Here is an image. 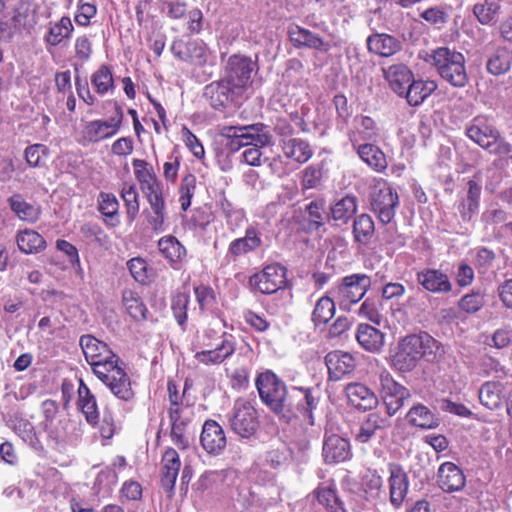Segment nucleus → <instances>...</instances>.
Here are the masks:
<instances>
[{"mask_svg": "<svg viewBox=\"0 0 512 512\" xmlns=\"http://www.w3.org/2000/svg\"><path fill=\"white\" fill-rule=\"evenodd\" d=\"M256 387L262 402L274 413L287 419H290L292 414L291 400L301 396L297 409L304 421L314 425L313 410L318 404V398L311 389L293 388L292 394H289L285 383L271 371L261 373L257 377Z\"/></svg>", "mask_w": 512, "mask_h": 512, "instance_id": "1", "label": "nucleus"}, {"mask_svg": "<svg viewBox=\"0 0 512 512\" xmlns=\"http://www.w3.org/2000/svg\"><path fill=\"white\" fill-rule=\"evenodd\" d=\"M80 346L85 359L92 366L94 374L119 399L128 401L134 393L126 372L119 367L118 357L108 345L92 335H83Z\"/></svg>", "mask_w": 512, "mask_h": 512, "instance_id": "2", "label": "nucleus"}, {"mask_svg": "<svg viewBox=\"0 0 512 512\" xmlns=\"http://www.w3.org/2000/svg\"><path fill=\"white\" fill-rule=\"evenodd\" d=\"M441 351V344L428 333L410 334L398 343L392 364L399 371H411L420 359L434 360Z\"/></svg>", "mask_w": 512, "mask_h": 512, "instance_id": "3", "label": "nucleus"}, {"mask_svg": "<svg viewBox=\"0 0 512 512\" xmlns=\"http://www.w3.org/2000/svg\"><path fill=\"white\" fill-rule=\"evenodd\" d=\"M431 59L433 67L444 81L456 88L467 85L466 60L461 52L449 47H439L433 50Z\"/></svg>", "mask_w": 512, "mask_h": 512, "instance_id": "4", "label": "nucleus"}, {"mask_svg": "<svg viewBox=\"0 0 512 512\" xmlns=\"http://www.w3.org/2000/svg\"><path fill=\"white\" fill-rule=\"evenodd\" d=\"M466 135L483 149L500 158L507 156L512 151L511 145L500 137L493 121L488 117L473 118L466 127Z\"/></svg>", "mask_w": 512, "mask_h": 512, "instance_id": "5", "label": "nucleus"}, {"mask_svg": "<svg viewBox=\"0 0 512 512\" xmlns=\"http://www.w3.org/2000/svg\"><path fill=\"white\" fill-rule=\"evenodd\" d=\"M221 135L228 139L227 146L231 151L243 147H265L271 143L272 135L262 123L243 126H223Z\"/></svg>", "mask_w": 512, "mask_h": 512, "instance_id": "6", "label": "nucleus"}, {"mask_svg": "<svg viewBox=\"0 0 512 512\" xmlns=\"http://www.w3.org/2000/svg\"><path fill=\"white\" fill-rule=\"evenodd\" d=\"M221 135L228 139L227 146L231 151L243 147H265L271 143L272 135L262 123L243 126H223Z\"/></svg>", "mask_w": 512, "mask_h": 512, "instance_id": "7", "label": "nucleus"}, {"mask_svg": "<svg viewBox=\"0 0 512 512\" xmlns=\"http://www.w3.org/2000/svg\"><path fill=\"white\" fill-rule=\"evenodd\" d=\"M371 210L382 224H389L399 205L397 191L384 179H376L369 195Z\"/></svg>", "mask_w": 512, "mask_h": 512, "instance_id": "8", "label": "nucleus"}, {"mask_svg": "<svg viewBox=\"0 0 512 512\" xmlns=\"http://www.w3.org/2000/svg\"><path fill=\"white\" fill-rule=\"evenodd\" d=\"M371 285L370 278L365 274H352L343 278L342 282L329 290L340 309L349 310L351 305L359 302Z\"/></svg>", "mask_w": 512, "mask_h": 512, "instance_id": "9", "label": "nucleus"}, {"mask_svg": "<svg viewBox=\"0 0 512 512\" xmlns=\"http://www.w3.org/2000/svg\"><path fill=\"white\" fill-rule=\"evenodd\" d=\"M229 423L236 434L248 438L258 429L257 411L249 401L237 399L229 416Z\"/></svg>", "mask_w": 512, "mask_h": 512, "instance_id": "10", "label": "nucleus"}, {"mask_svg": "<svg viewBox=\"0 0 512 512\" xmlns=\"http://www.w3.org/2000/svg\"><path fill=\"white\" fill-rule=\"evenodd\" d=\"M255 63L244 55H232L228 58L224 68L223 78L242 95L251 84V74Z\"/></svg>", "mask_w": 512, "mask_h": 512, "instance_id": "11", "label": "nucleus"}, {"mask_svg": "<svg viewBox=\"0 0 512 512\" xmlns=\"http://www.w3.org/2000/svg\"><path fill=\"white\" fill-rule=\"evenodd\" d=\"M249 284L262 294L276 293L286 285V269L280 264L267 265L250 277Z\"/></svg>", "mask_w": 512, "mask_h": 512, "instance_id": "12", "label": "nucleus"}, {"mask_svg": "<svg viewBox=\"0 0 512 512\" xmlns=\"http://www.w3.org/2000/svg\"><path fill=\"white\" fill-rule=\"evenodd\" d=\"M381 385V397L389 416L396 414L410 397L407 388L397 383L391 374L383 370L379 375Z\"/></svg>", "mask_w": 512, "mask_h": 512, "instance_id": "13", "label": "nucleus"}, {"mask_svg": "<svg viewBox=\"0 0 512 512\" xmlns=\"http://www.w3.org/2000/svg\"><path fill=\"white\" fill-rule=\"evenodd\" d=\"M193 413L188 406H180L171 395V407L169 409V418L171 422V438L174 444L185 449L189 445V438L185 433L187 424L190 422Z\"/></svg>", "mask_w": 512, "mask_h": 512, "instance_id": "14", "label": "nucleus"}, {"mask_svg": "<svg viewBox=\"0 0 512 512\" xmlns=\"http://www.w3.org/2000/svg\"><path fill=\"white\" fill-rule=\"evenodd\" d=\"M123 120V112L121 108H116V115L109 120H94L89 122L83 129V138L90 142L96 143L104 139L110 138L117 134Z\"/></svg>", "mask_w": 512, "mask_h": 512, "instance_id": "15", "label": "nucleus"}, {"mask_svg": "<svg viewBox=\"0 0 512 512\" xmlns=\"http://www.w3.org/2000/svg\"><path fill=\"white\" fill-rule=\"evenodd\" d=\"M416 281L432 294H448L453 290L449 276L440 269L424 268L416 273Z\"/></svg>", "mask_w": 512, "mask_h": 512, "instance_id": "16", "label": "nucleus"}, {"mask_svg": "<svg viewBox=\"0 0 512 512\" xmlns=\"http://www.w3.org/2000/svg\"><path fill=\"white\" fill-rule=\"evenodd\" d=\"M171 52L174 57L194 65L202 66L207 62V48L200 40H175L171 45Z\"/></svg>", "mask_w": 512, "mask_h": 512, "instance_id": "17", "label": "nucleus"}, {"mask_svg": "<svg viewBox=\"0 0 512 512\" xmlns=\"http://www.w3.org/2000/svg\"><path fill=\"white\" fill-rule=\"evenodd\" d=\"M388 486L390 504L399 509L407 497L409 488L408 476L401 466L389 465Z\"/></svg>", "mask_w": 512, "mask_h": 512, "instance_id": "18", "label": "nucleus"}, {"mask_svg": "<svg viewBox=\"0 0 512 512\" xmlns=\"http://www.w3.org/2000/svg\"><path fill=\"white\" fill-rule=\"evenodd\" d=\"M235 349L234 337L224 333L220 344L216 345L213 349L196 351L194 358L204 365H217L232 356Z\"/></svg>", "mask_w": 512, "mask_h": 512, "instance_id": "19", "label": "nucleus"}, {"mask_svg": "<svg viewBox=\"0 0 512 512\" xmlns=\"http://www.w3.org/2000/svg\"><path fill=\"white\" fill-rule=\"evenodd\" d=\"M203 95L209 101L211 107L220 110L241 94L222 78L206 85Z\"/></svg>", "mask_w": 512, "mask_h": 512, "instance_id": "20", "label": "nucleus"}, {"mask_svg": "<svg viewBox=\"0 0 512 512\" xmlns=\"http://www.w3.org/2000/svg\"><path fill=\"white\" fill-rule=\"evenodd\" d=\"M388 417H383L378 413H370L361 421L358 430L355 432V440L360 443H367L375 437H382L390 427Z\"/></svg>", "mask_w": 512, "mask_h": 512, "instance_id": "21", "label": "nucleus"}, {"mask_svg": "<svg viewBox=\"0 0 512 512\" xmlns=\"http://www.w3.org/2000/svg\"><path fill=\"white\" fill-rule=\"evenodd\" d=\"M132 165L134 167L135 178L139 182L145 197L163 192V184L158 180L153 168L149 166L145 160L134 159Z\"/></svg>", "mask_w": 512, "mask_h": 512, "instance_id": "22", "label": "nucleus"}, {"mask_svg": "<svg viewBox=\"0 0 512 512\" xmlns=\"http://www.w3.org/2000/svg\"><path fill=\"white\" fill-rule=\"evenodd\" d=\"M262 244L260 233L255 227H248L244 237L233 240L227 249L226 259L228 261H236L239 257L256 250Z\"/></svg>", "mask_w": 512, "mask_h": 512, "instance_id": "23", "label": "nucleus"}, {"mask_svg": "<svg viewBox=\"0 0 512 512\" xmlns=\"http://www.w3.org/2000/svg\"><path fill=\"white\" fill-rule=\"evenodd\" d=\"M367 49L370 53L380 57H391L402 50V42L395 36L387 33H373L366 39Z\"/></svg>", "mask_w": 512, "mask_h": 512, "instance_id": "24", "label": "nucleus"}, {"mask_svg": "<svg viewBox=\"0 0 512 512\" xmlns=\"http://www.w3.org/2000/svg\"><path fill=\"white\" fill-rule=\"evenodd\" d=\"M379 137V127L369 116L357 115L353 120V128L348 132L351 145L376 141Z\"/></svg>", "mask_w": 512, "mask_h": 512, "instance_id": "25", "label": "nucleus"}, {"mask_svg": "<svg viewBox=\"0 0 512 512\" xmlns=\"http://www.w3.org/2000/svg\"><path fill=\"white\" fill-rule=\"evenodd\" d=\"M288 34L290 41L297 48L305 47L321 52H328L331 48L330 44L324 41L318 34L298 25L291 26Z\"/></svg>", "mask_w": 512, "mask_h": 512, "instance_id": "26", "label": "nucleus"}, {"mask_svg": "<svg viewBox=\"0 0 512 512\" xmlns=\"http://www.w3.org/2000/svg\"><path fill=\"white\" fill-rule=\"evenodd\" d=\"M200 442L204 450L210 454H219L226 447L223 428L214 420L204 423Z\"/></svg>", "mask_w": 512, "mask_h": 512, "instance_id": "27", "label": "nucleus"}, {"mask_svg": "<svg viewBox=\"0 0 512 512\" xmlns=\"http://www.w3.org/2000/svg\"><path fill=\"white\" fill-rule=\"evenodd\" d=\"M325 364L328 369L329 378L337 381L354 370L355 360L350 353L335 350L325 356Z\"/></svg>", "mask_w": 512, "mask_h": 512, "instance_id": "28", "label": "nucleus"}, {"mask_svg": "<svg viewBox=\"0 0 512 512\" xmlns=\"http://www.w3.org/2000/svg\"><path fill=\"white\" fill-rule=\"evenodd\" d=\"M313 494L318 504L324 509V512H347L333 481L321 483L313 491Z\"/></svg>", "mask_w": 512, "mask_h": 512, "instance_id": "29", "label": "nucleus"}, {"mask_svg": "<svg viewBox=\"0 0 512 512\" xmlns=\"http://www.w3.org/2000/svg\"><path fill=\"white\" fill-rule=\"evenodd\" d=\"M146 199L150 205V210H146L144 213L149 226L156 233L164 232L167 228V211L163 192L147 196Z\"/></svg>", "mask_w": 512, "mask_h": 512, "instance_id": "30", "label": "nucleus"}, {"mask_svg": "<svg viewBox=\"0 0 512 512\" xmlns=\"http://www.w3.org/2000/svg\"><path fill=\"white\" fill-rule=\"evenodd\" d=\"M323 456L327 463H338L351 457L350 443L339 435L332 434L325 437Z\"/></svg>", "mask_w": 512, "mask_h": 512, "instance_id": "31", "label": "nucleus"}, {"mask_svg": "<svg viewBox=\"0 0 512 512\" xmlns=\"http://www.w3.org/2000/svg\"><path fill=\"white\" fill-rule=\"evenodd\" d=\"M438 485L445 492H455L465 486V476L452 462H445L438 469Z\"/></svg>", "mask_w": 512, "mask_h": 512, "instance_id": "32", "label": "nucleus"}, {"mask_svg": "<svg viewBox=\"0 0 512 512\" xmlns=\"http://www.w3.org/2000/svg\"><path fill=\"white\" fill-rule=\"evenodd\" d=\"M349 403L362 410L374 408L378 399L375 393L362 383H350L345 388Z\"/></svg>", "mask_w": 512, "mask_h": 512, "instance_id": "33", "label": "nucleus"}, {"mask_svg": "<svg viewBox=\"0 0 512 512\" xmlns=\"http://www.w3.org/2000/svg\"><path fill=\"white\" fill-rule=\"evenodd\" d=\"M161 484L163 488L172 492L181 467L180 457L173 448L167 449L162 456Z\"/></svg>", "mask_w": 512, "mask_h": 512, "instance_id": "34", "label": "nucleus"}, {"mask_svg": "<svg viewBox=\"0 0 512 512\" xmlns=\"http://www.w3.org/2000/svg\"><path fill=\"white\" fill-rule=\"evenodd\" d=\"M383 72L391 89L399 96H403V93L413 79L411 70L404 64H393L383 69Z\"/></svg>", "mask_w": 512, "mask_h": 512, "instance_id": "35", "label": "nucleus"}, {"mask_svg": "<svg viewBox=\"0 0 512 512\" xmlns=\"http://www.w3.org/2000/svg\"><path fill=\"white\" fill-rule=\"evenodd\" d=\"M352 147L356 150L360 159L375 171L382 172L386 169L387 161L385 154L376 145L364 142L352 145Z\"/></svg>", "mask_w": 512, "mask_h": 512, "instance_id": "36", "label": "nucleus"}, {"mask_svg": "<svg viewBox=\"0 0 512 512\" xmlns=\"http://www.w3.org/2000/svg\"><path fill=\"white\" fill-rule=\"evenodd\" d=\"M407 422L417 428L428 430L439 425V419L427 406L418 403L413 405L406 414Z\"/></svg>", "mask_w": 512, "mask_h": 512, "instance_id": "37", "label": "nucleus"}, {"mask_svg": "<svg viewBox=\"0 0 512 512\" xmlns=\"http://www.w3.org/2000/svg\"><path fill=\"white\" fill-rule=\"evenodd\" d=\"M38 18V5L35 2L21 0L16 4L12 18L15 26L30 30L37 24Z\"/></svg>", "mask_w": 512, "mask_h": 512, "instance_id": "38", "label": "nucleus"}, {"mask_svg": "<svg viewBox=\"0 0 512 512\" xmlns=\"http://www.w3.org/2000/svg\"><path fill=\"white\" fill-rule=\"evenodd\" d=\"M438 85L434 80H411L403 96L411 106H418L425 101Z\"/></svg>", "mask_w": 512, "mask_h": 512, "instance_id": "39", "label": "nucleus"}, {"mask_svg": "<svg viewBox=\"0 0 512 512\" xmlns=\"http://www.w3.org/2000/svg\"><path fill=\"white\" fill-rule=\"evenodd\" d=\"M78 406L89 424L95 426L99 423L96 398L82 380L78 387Z\"/></svg>", "mask_w": 512, "mask_h": 512, "instance_id": "40", "label": "nucleus"}, {"mask_svg": "<svg viewBox=\"0 0 512 512\" xmlns=\"http://www.w3.org/2000/svg\"><path fill=\"white\" fill-rule=\"evenodd\" d=\"M480 194L481 186L476 181L469 180L467 196L462 198L458 203V212L463 221L469 222L477 213Z\"/></svg>", "mask_w": 512, "mask_h": 512, "instance_id": "41", "label": "nucleus"}, {"mask_svg": "<svg viewBox=\"0 0 512 512\" xmlns=\"http://www.w3.org/2000/svg\"><path fill=\"white\" fill-rule=\"evenodd\" d=\"M281 147L285 157L298 163L307 162L313 155L309 143L301 138H284Z\"/></svg>", "mask_w": 512, "mask_h": 512, "instance_id": "42", "label": "nucleus"}, {"mask_svg": "<svg viewBox=\"0 0 512 512\" xmlns=\"http://www.w3.org/2000/svg\"><path fill=\"white\" fill-rule=\"evenodd\" d=\"M73 30L71 19L63 16L58 22L49 23L44 41L47 45L58 46L71 37Z\"/></svg>", "mask_w": 512, "mask_h": 512, "instance_id": "43", "label": "nucleus"}, {"mask_svg": "<svg viewBox=\"0 0 512 512\" xmlns=\"http://www.w3.org/2000/svg\"><path fill=\"white\" fill-rule=\"evenodd\" d=\"M356 339L365 350L378 352L384 344V335L369 324H360L357 328Z\"/></svg>", "mask_w": 512, "mask_h": 512, "instance_id": "44", "label": "nucleus"}, {"mask_svg": "<svg viewBox=\"0 0 512 512\" xmlns=\"http://www.w3.org/2000/svg\"><path fill=\"white\" fill-rule=\"evenodd\" d=\"M118 481L117 473L110 467L101 470L93 483V494L99 501L111 496Z\"/></svg>", "mask_w": 512, "mask_h": 512, "instance_id": "45", "label": "nucleus"}, {"mask_svg": "<svg viewBox=\"0 0 512 512\" xmlns=\"http://www.w3.org/2000/svg\"><path fill=\"white\" fill-rule=\"evenodd\" d=\"M19 250L25 254H35L46 248V241L32 229L21 230L16 235Z\"/></svg>", "mask_w": 512, "mask_h": 512, "instance_id": "46", "label": "nucleus"}, {"mask_svg": "<svg viewBox=\"0 0 512 512\" xmlns=\"http://www.w3.org/2000/svg\"><path fill=\"white\" fill-rule=\"evenodd\" d=\"M473 14L482 25H494L501 13L500 0H484L473 6Z\"/></svg>", "mask_w": 512, "mask_h": 512, "instance_id": "47", "label": "nucleus"}, {"mask_svg": "<svg viewBox=\"0 0 512 512\" xmlns=\"http://www.w3.org/2000/svg\"><path fill=\"white\" fill-rule=\"evenodd\" d=\"M504 385L500 382L487 381L479 390V399L483 406L490 410L498 409L502 406V394Z\"/></svg>", "mask_w": 512, "mask_h": 512, "instance_id": "48", "label": "nucleus"}, {"mask_svg": "<svg viewBox=\"0 0 512 512\" xmlns=\"http://www.w3.org/2000/svg\"><path fill=\"white\" fill-rule=\"evenodd\" d=\"M8 202L11 210L20 220L34 223L39 219V207L26 202L21 195L16 194L11 196Z\"/></svg>", "mask_w": 512, "mask_h": 512, "instance_id": "49", "label": "nucleus"}, {"mask_svg": "<svg viewBox=\"0 0 512 512\" xmlns=\"http://www.w3.org/2000/svg\"><path fill=\"white\" fill-rule=\"evenodd\" d=\"M122 302L126 312L134 320L141 321L147 318L148 309L135 291L130 289L124 290Z\"/></svg>", "mask_w": 512, "mask_h": 512, "instance_id": "50", "label": "nucleus"}, {"mask_svg": "<svg viewBox=\"0 0 512 512\" xmlns=\"http://www.w3.org/2000/svg\"><path fill=\"white\" fill-rule=\"evenodd\" d=\"M161 254L170 262H181L186 256L185 247L172 235L164 236L158 241Z\"/></svg>", "mask_w": 512, "mask_h": 512, "instance_id": "51", "label": "nucleus"}, {"mask_svg": "<svg viewBox=\"0 0 512 512\" xmlns=\"http://www.w3.org/2000/svg\"><path fill=\"white\" fill-rule=\"evenodd\" d=\"M336 300L329 294L319 298L314 306L311 319L315 326L327 324L335 314Z\"/></svg>", "mask_w": 512, "mask_h": 512, "instance_id": "52", "label": "nucleus"}, {"mask_svg": "<svg viewBox=\"0 0 512 512\" xmlns=\"http://www.w3.org/2000/svg\"><path fill=\"white\" fill-rule=\"evenodd\" d=\"M330 210L333 220L346 223L357 211V199L347 195L331 206Z\"/></svg>", "mask_w": 512, "mask_h": 512, "instance_id": "53", "label": "nucleus"}, {"mask_svg": "<svg viewBox=\"0 0 512 512\" xmlns=\"http://www.w3.org/2000/svg\"><path fill=\"white\" fill-rule=\"evenodd\" d=\"M375 232V225L372 217L368 214L357 216L353 223V234L355 240L361 244H368Z\"/></svg>", "mask_w": 512, "mask_h": 512, "instance_id": "54", "label": "nucleus"}, {"mask_svg": "<svg viewBox=\"0 0 512 512\" xmlns=\"http://www.w3.org/2000/svg\"><path fill=\"white\" fill-rule=\"evenodd\" d=\"M512 55L506 48H498L488 59L486 67L493 75L506 73L511 66Z\"/></svg>", "mask_w": 512, "mask_h": 512, "instance_id": "55", "label": "nucleus"}, {"mask_svg": "<svg viewBox=\"0 0 512 512\" xmlns=\"http://www.w3.org/2000/svg\"><path fill=\"white\" fill-rule=\"evenodd\" d=\"M121 197L126 207V216L129 222H133L139 213V195L136 186L132 183H124L121 189Z\"/></svg>", "mask_w": 512, "mask_h": 512, "instance_id": "56", "label": "nucleus"}, {"mask_svg": "<svg viewBox=\"0 0 512 512\" xmlns=\"http://www.w3.org/2000/svg\"><path fill=\"white\" fill-rule=\"evenodd\" d=\"M288 460V450L284 444L272 446L262 456V465L271 469H279Z\"/></svg>", "mask_w": 512, "mask_h": 512, "instance_id": "57", "label": "nucleus"}, {"mask_svg": "<svg viewBox=\"0 0 512 512\" xmlns=\"http://www.w3.org/2000/svg\"><path fill=\"white\" fill-rule=\"evenodd\" d=\"M91 83L98 94H106L110 89L114 87L111 69L106 65H102L92 74Z\"/></svg>", "mask_w": 512, "mask_h": 512, "instance_id": "58", "label": "nucleus"}, {"mask_svg": "<svg viewBox=\"0 0 512 512\" xmlns=\"http://www.w3.org/2000/svg\"><path fill=\"white\" fill-rule=\"evenodd\" d=\"M196 188V178L192 174H187L182 178L180 186V198L181 209L186 211L191 205V199L194 195Z\"/></svg>", "mask_w": 512, "mask_h": 512, "instance_id": "59", "label": "nucleus"}, {"mask_svg": "<svg viewBox=\"0 0 512 512\" xmlns=\"http://www.w3.org/2000/svg\"><path fill=\"white\" fill-rule=\"evenodd\" d=\"M484 304V294L479 291H473L460 299L459 308L466 313L472 314L478 312Z\"/></svg>", "mask_w": 512, "mask_h": 512, "instance_id": "60", "label": "nucleus"}, {"mask_svg": "<svg viewBox=\"0 0 512 512\" xmlns=\"http://www.w3.org/2000/svg\"><path fill=\"white\" fill-rule=\"evenodd\" d=\"M189 296L185 293H177L172 298L171 309L173 315L180 326H184L187 320V306Z\"/></svg>", "mask_w": 512, "mask_h": 512, "instance_id": "61", "label": "nucleus"}, {"mask_svg": "<svg viewBox=\"0 0 512 512\" xmlns=\"http://www.w3.org/2000/svg\"><path fill=\"white\" fill-rule=\"evenodd\" d=\"M48 153V148L45 145L33 144L25 149V159L31 167H41Z\"/></svg>", "mask_w": 512, "mask_h": 512, "instance_id": "62", "label": "nucleus"}, {"mask_svg": "<svg viewBox=\"0 0 512 512\" xmlns=\"http://www.w3.org/2000/svg\"><path fill=\"white\" fill-rule=\"evenodd\" d=\"M98 209L106 217H114L118 213L119 202L112 193L101 192L98 197Z\"/></svg>", "mask_w": 512, "mask_h": 512, "instance_id": "63", "label": "nucleus"}, {"mask_svg": "<svg viewBox=\"0 0 512 512\" xmlns=\"http://www.w3.org/2000/svg\"><path fill=\"white\" fill-rule=\"evenodd\" d=\"M127 267L132 277L139 283L145 284L149 281L148 266L143 258H132L127 262Z\"/></svg>", "mask_w": 512, "mask_h": 512, "instance_id": "64", "label": "nucleus"}]
</instances>
